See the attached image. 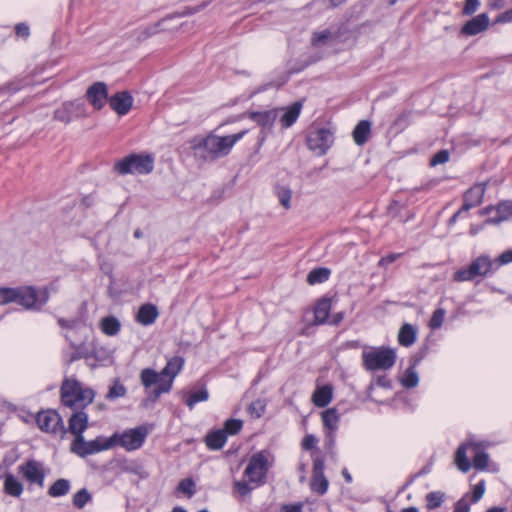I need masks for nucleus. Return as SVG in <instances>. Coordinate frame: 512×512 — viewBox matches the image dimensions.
Listing matches in <instances>:
<instances>
[{
	"mask_svg": "<svg viewBox=\"0 0 512 512\" xmlns=\"http://www.w3.org/2000/svg\"><path fill=\"white\" fill-rule=\"evenodd\" d=\"M184 362L183 357L174 356L168 359L166 366L160 372L152 368H145L141 371L140 380L146 390L156 385L154 389L147 392L145 405L155 403L163 393L171 391L173 380L182 370Z\"/></svg>",
	"mask_w": 512,
	"mask_h": 512,
	"instance_id": "obj_1",
	"label": "nucleus"
},
{
	"mask_svg": "<svg viewBox=\"0 0 512 512\" xmlns=\"http://www.w3.org/2000/svg\"><path fill=\"white\" fill-rule=\"evenodd\" d=\"M247 131H241L227 136H217L209 134L205 137L195 136L190 141V147L196 158L208 162L228 155L233 146L246 134Z\"/></svg>",
	"mask_w": 512,
	"mask_h": 512,
	"instance_id": "obj_2",
	"label": "nucleus"
},
{
	"mask_svg": "<svg viewBox=\"0 0 512 512\" xmlns=\"http://www.w3.org/2000/svg\"><path fill=\"white\" fill-rule=\"evenodd\" d=\"M94 397V391L89 387H84L75 378H65L61 384V403L71 409L83 410L93 402Z\"/></svg>",
	"mask_w": 512,
	"mask_h": 512,
	"instance_id": "obj_3",
	"label": "nucleus"
},
{
	"mask_svg": "<svg viewBox=\"0 0 512 512\" xmlns=\"http://www.w3.org/2000/svg\"><path fill=\"white\" fill-rule=\"evenodd\" d=\"M363 363L367 370H388L396 361L395 350L389 347H379L371 351L363 352Z\"/></svg>",
	"mask_w": 512,
	"mask_h": 512,
	"instance_id": "obj_4",
	"label": "nucleus"
},
{
	"mask_svg": "<svg viewBox=\"0 0 512 512\" xmlns=\"http://www.w3.org/2000/svg\"><path fill=\"white\" fill-rule=\"evenodd\" d=\"M153 158L149 155L131 154L114 165V170L120 175L148 174L153 170Z\"/></svg>",
	"mask_w": 512,
	"mask_h": 512,
	"instance_id": "obj_5",
	"label": "nucleus"
},
{
	"mask_svg": "<svg viewBox=\"0 0 512 512\" xmlns=\"http://www.w3.org/2000/svg\"><path fill=\"white\" fill-rule=\"evenodd\" d=\"M270 466L268 453L266 451H259L250 457L244 475L249 479L250 483L261 486L266 483Z\"/></svg>",
	"mask_w": 512,
	"mask_h": 512,
	"instance_id": "obj_6",
	"label": "nucleus"
},
{
	"mask_svg": "<svg viewBox=\"0 0 512 512\" xmlns=\"http://www.w3.org/2000/svg\"><path fill=\"white\" fill-rule=\"evenodd\" d=\"M148 429L145 426L127 429L122 433H114L109 439H113V447L119 445L126 451H134L142 447L147 436Z\"/></svg>",
	"mask_w": 512,
	"mask_h": 512,
	"instance_id": "obj_7",
	"label": "nucleus"
},
{
	"mask_svg": "<svg viewBox=\"0 0 512 512\" xmlns=\"http://www.w3.org/2000/svg\"><path fill=\"white\" fill-rule=\"evenodd\" d=\"M113 447V439L98 436L92 441H85L83 436L75 438L70 446V451L79 457H86Z\"/></svg>",
	"mask_w": 512,
	"mask_h": 512,
	"instance_id": "obj_8",
	"label": "nucleus"
},
{
	"mask_svg": "<svg viewBox=\"0 0 512 512\" xmlns=\"http://www.w3.org/2000/svg\"><path fill=\"white\" fill-rule=\"evenodd\" d=\"M493 270L492 260L488 256H480L473 260L468 268L455 272L454 280L458 282L471 281L477 276H486Z\"/></svg>",
	"mask_w": 512,
	"mask_h": 512,
	"instance_id": "obj_9",
	"label": "nucleus"
},
{
	"mask_svg": "<svg viewBox=\"0 0 512 512\" xmlns=\"http://www.w3.org/2000/svg\"><path fill=\"white\" fill-rule=\"evenodd\" d=\"M36 423L39 429L50 434H60L63 437L67 430L61 416L55 410L40 411L36 416Z\"/></svg>",
	"mask_w": 512,
	"mask_h": 512,
	"instance_id": "obj_10",
	"label": "nucleus"
},
{
	"mask_svg": "<svg viewBox=\"0 0 512 512\" xmlns=\"http://www.w3.org/2000/svg\"><path fill=\"white\" fill-rule=\"evenodd\" d=\"M334 141L333 133L327 128H315L309 131L307 145L318 155H323Z\"/></svg>",
	"mask_w": 512,
	"mask_h": 512,
	"instance_id": "obj_11",
	"label": "nucleus"
},
{
	"mask_svg": "<svg viewBox=\"0 0 512 512\" xmlns=\"http://www.w3.org/2000/svg\"><path fill=\"white\" fill-rule=\"evenodd\" d=\"M486 190V183H479L471 187L469 190H467L464 194L463 200V206L461 209L456 212L450 222H455L457 218L463 219V215L467 214V212L472 208L476 207L482 202L484 193Z\"/></svg>",
	"mask_w": 512,
	"mask_h": 512,
	"instance_id": "obj_12",
	"label": "nucleus"
},
{
	"mask_svg": "<svg viewBox=\"0 0 512 512\" xmlns=\"http://www.w3.org/2000/svg\"><path fill=\"white\" fill-rule=\"evenodd\" d=\"M483 213L489 215V220L495 223L510 221L512 220V200H503L496 206L486 207Z\"/></svg>",
	"mask_w": 512,
	"mask_h": 512,
	"instance_id": "obj_13",
	"label": "nucleus"
},
{
	"mask_svg": "<svg viewBox=\"0 0 512 512\" xmlns=\"http://www.w3.org/2000/svg\"><path fill=\"white\" fill-rule=\"evenodd\" d=\"M19 470L29 483L37 484L41 488L44 486L45 473L39 462L28 460L19 467Z\"/></svg>",
	"mask_w": 512,
	"mask_h": 512,
	"instance_id": "obj_14",
	"label": "nucleus"
},
{
	"mask_svg": "<svg viewBox=\"0 0 512 512\" xmlns=\"http://www.w3.org/2000/svg\"><path fill=\"white\" fill-rule=\"evenodd\" d=\"M86 98L94 109H102L108 99L107 85L104 82H95L87 89Z\"/></svg>",
	"mask_w": 512,
	"mask_h": 512,
	"instance_id": "obj_15",
	"label": "nucleus"
},
{
	"mask_svg": "<svg viewBox=\"0 0 512 512\" xmlns=\"http://www.w3.org/2000/svg\"><path fill=\"white\" fill-rule=\"evenodd\" d=\"M109 105L118 115H126L133 105V97L128 91L117 92L109 98Z\"/></svg>",
	"mask_w": 512,
	"mask_h": 512,
	"instance_id": "obj_16",
	"label": "nucleus"
},
{
	"mask_svg": "<svg viewBox=\"0 0 512 512\" xmlns=\"http://www.w3.org/2000/svg\"><path fill=\"white\" fill-rule=\"evenodd\" d=\"M489 18L486 13L479 14L467 21L461 28V33L467 36H474L488 28Z\"/></svg>",
	"mask_w": 512,
	"mask_h": 512,
	"instance_id": "obj_17",
	"label": "nucleus"
},
{
	"mask_svg": "<svg viewBox=\"0 0 512 512\" xmlns=\"http://www.w3.org/2000/svg\"><path fill=\"white\" fill-rule=\"evenodd\" d=\"M88 427V415L83 411L79 410L73 413L68 420V432L73 434L75 438L83 436L84 431Z\"/></svg>",
	"mask_w": 512,
	"mask_h": 512,
	"instance_id": "obj_18",
	"label": "nucleus"
},
{
	"mask_svg": "<svg viewBox=\"0 0 512 512\" xmlns=\"http://www.w3.org/2000/svg\"><path fill=\"white\" fill-rule=\"evenodd\" d=\"M15 298V303L29 309L36 304L37 293L33 287H18L15 288Z\"/></svg>",
	"mask_w": 512,
	"mask_h": 512,
	"instance_id": "obj_19",
	"label": "nucleus"
},
{
	"mask_svg": "<svg viewBox=\"0 0 512 512\" xmlns=\"http://www.w3.org/2000/svg\"><path fill=\"white\" fill-rule=\"evenodd\" d=\"M159 316V311L154 304L146 303L140 306L136 321L144 326L153 324Z\"/></svg>",
	"mask_w": 512,
	"mask_h": 512,
	"instance_id": "obj_20",
	"label": "nucleus"
},
{
	"mask_svg": "<svg viewBox=\"0 0 512 512\" xmlns=\"http://www.w3.org/2000/svg\"><path fill=\"white\" fill-rule=\"evenodd\" d=\"M323 426L328 429L327 437L330 438L331 443L333 442V433L337 430L339 424V414L336 408H329L322 412Z\"/></svg>",
	"mask_w": 512,
	"mask_h": 512,
	"instance_id": "obj_21",
	"label": "nucleus"
},
{
	"mask_svg": "<svg viewBox=\"0 0 512 512\" xmlns=\"http://www.w3.org/2000/svg\"><path fill=\"white\" fill-rule=\"evenodd\" d=\"M277 116L278 109L248 113V117L263 128H271Z\"/></svg>",
	"mask_w": 512,
	"mask_h": 512,
	"instance_id": "obj_22",
	"label": "nucleus"
},
{
	"mask_svg": "<svg viewBox=\"0 0 512 512\" xmlns=\"http://www.w3.org/2000/svg\"><path fill=\"white\" fill-rule=\"evenodd\" d=\"M302 109V103L300 101L294 102L290 107L287 109L285 108H279V111H284L283 115L280 118V122L283 128H288L292 126L297 118L300 115Z\"/></svg>",
	"mask_w": 512,
	"mask_h": 512,
	"instance_id": "obj_23",
	"label": "nucleus"
},
{
	"mask_svg": "<svg viewBox=\"0 0 512 512\" xmlns=\"http://www.w3.org/2000/svg\"><path fill=\"white\" fill-rule=\"evenodd\" d=\"M332 398L333 389L331 385L318 387L312 395L314 405L320 408L326 407L332 401Z\"/></svg>",
	"mask_w": 512,
	"mask_h": 512,
	"instance_id": "obj_24",
	"label": "nucleus"
},
{
	"mask_svg": "<svg viewBox=\"0 0 512 512\" xmlns=\"http://www.w3.org/2000/svg\"><path fill=\"white\" fill-rule=\"evenodd\" d=\"M331 311V300L329 298L320 299L314 308V324L321 325L324 324Z\"/></svg>",
	"mask_w": 512,
	"mask_h": 512,
	"instance_id": "obj_25",
	"label": "nucleus"
},
{
	"mask_svg": "<svg viewBox=\"0 0 512 512\" xmlns=\"http://www.w3.org/2000/svg\"><path fill=\"white\" fill-rule=\"evenodd\" d=\"M371 135V123L368 120H361L352 132L354 142L362 146L364 145Z\"/></svg>",
	"mask_w": 512,
	"mask_h": 512,
	"instance_id": "obj_26",
	"label": "nucleus"
},
{
	"mask_svg": "<svg viewBox=\"0 0 512 512\" xmlns=\"http://www.w3.org/2000/svg\"><path fill=\"white\" fill-rule=\"evenodd\" d=\"M226 441L227 437L221 429L211 431L205 437V444L210 450L221 449L225 445Z\"/></svg>",
	"mask_w": 512,
	"mask_h": 512,
	"instance_id": "obj_27",
	"label": "nucleus"
},
{
	"mask_svg": "<svg viewBox=\"0 0 512 512\" xmlns=\"http://www.w3.org/2000/svg\"><path fill=\"white\" fill-rule=\"evenodd\" d=\"M4 492L12 497H19L23 492V485L13 474L7 473L4 479Z\"/></svg>",
	"mask_w": 512,
	"mask_h": 512,
	"instance_id": "obj_28",
	"label": "nucleus"
},
{
	"mask_svg": "<svg viewBox=\"0 0 512 512\" xmlns=\"http://www.w3.org/2000/svg\"><path fill=\"white\" fill-rule=\"evenodd\" d=\"M399 344L409 347L416 341V329L408 323L402 325L398 333Z\"/></svg>",
	"mask_w": 512,
	"mask_h": 512,
	"instance_id": "obj_29",
	"label": "nucleus"
},
{
	"mask_svg": "<svg viewBox=\"0 0 512 512\" xmlns=\"http://www.w3.org/2000/svg\"><path fill=\"white\" fill-rule=\"evenodd\" d=\"M469 446H471V444H462L457 448L455 453V464L458 469L464 473L468 472L471 468V463L466 456V451Z\"/></svg>",
	"mask_w": 512,
	"mask_h": 512,
	"instance_id": "obj_30",
	"label": "nucleus"
},
{
	"mask_svg": "<svg viewBox=\"0 0 512 512\" xmlns=\"http://www.w3.org/2000/svg\"><path fill=\"white\" fill-rule=\"evenodd\" d=\"M71 488L70 481L64 478L56 480L48 489V495L57 498L69 493Z\"/></svg>",
	"mask_w": 512,
	"mask_h": 512,
	"instance_id": "obj_31",
	"label": "nucleus"
},
{
	"mask_svg": "<svg viewBox=\"0 0 512 512\" xmlns=\"http://www.w3.org/2000/svg\"><path fill=\"white\" fill-rule=\"evenodd\" d=\"M101 330L108 336H114L120 331L121 324L114 316H107L101 320Z\"/></svg>",
	"mask_w": 512,
	"mask_h": 512,
	"instance_id": "obj_32",
	"label": "nucleus"
},
{
	"mask_svg": "<svg viewBox=\"0 0 512 512\" xmlns=\"http://www.w3.org/2000/svg\"><path fill=\"white\" fill-rule=\"evenodd\" d=\"M330 270L328 268L319 267L311 270L307 275V282L310 285L323 283L329 279Z\"/></svg>",
	"mask_w": 512,
	"mask_h": 512,
	"instance_id": "obj_33",
	"label": "nucleus"
},
{
	"mask_svg": "<svg viewBox=\"0 0 512 512\" xmlns=\"http://www.w3.org/2000/svg\"><path fill=\"white\" fill-rule=\"evenodd\" d=\"M329 482L324 474L312 475L310 488L318 495H324L328 490Z\"/></svg>",
	"mask_w": 512,
	"mask_h": 512,
	"instance_id": "obj_34",
	"label": "nucleus"
},
{
	"mask_svg": "<svg viewBox=\"0 0 512 512\" xmlns=\"http://www.w3.org/2000/svg\"><path fill=\"white\" fill-rule=\"evenodd\" d=\"M92 500V495L86 488L77 491L72 498V503L77 509H83Z\"/></svg>",
	"mask_w": 512,
	"mask_h": 512,
	"instance_id": "obj_35",
	"label": "nucleus"
},
{
	"mask_svg": "<svg viewBox=\"0 0 512 512\" xmlns=\"http://www.w3.org/2000/svg\"><path fill=\"white\" fill-rule=\"evenodd\" d=\"M208 398H209V393H208L207 389L202 388L199 391L191 392L187 396V398L185 400V404L189 407V409H193L194 406L198 402L206 401V400H208Z\"/></svg>",
	"mask_w": 512,
	"mask_h": 512,
	"instance_id": "obj_36",
	"label": "nucleus"
},
{
	"mask_svg": "<svg viewBox=\"0 0 512 512\" xmlns=\"http://www.w3.org/2000/svg\"><path fill=\"white\" fill-rule=\"evenodd\" d=\"M126 392V387L120 382L119 379H115L109 388L106 398L108 400H114L120 397H124Z\"/></svg>",
	"mask_w": 512,
	"mask_h": 512,
	"instance_id": "obj_37",
	"label": "nucleus"
},
{
	"mask_svg": "<svg viewBox=\"0 0 512 512\" xmlns=\"http://www.w3.org/2000/svg\"><path fill=\"white\" fill-rule=\"evenodd\" d=\"M243 427V422L240 419H228L225 421L223 428L221 429L224 431V434L226 437L228 435H237Z\"/></svg>",
	"mask_w": 512,
	"mask_h": 512,
	"instance_id": "obj_38",
	"label": "nucleus"
},
{
	"mask_svg": "<svg viewBox=\"0 0 512 512\" xmlns=\"http://www.w3.org/2000/svg\"><path fill=\"white\" fill-rule=\"evenodd\" d=\"M74 103H65L61 108L54 112V118L58 121L69 123L72 119V109Z\"/></svg>",
	"mask_w": 512,
	"mask_h": 512,
	"instance_id": "obj_39",
	"label": "nucleus"
},
{
	"mask_svg": "<svg viewBox=\"0 0 512 512\" xmlns=\"http://www.w3.org/2000/svg\"><path fill=\"white\" fill-rule=\"evenodd\" d=\"M444 494L442 492H430L426 495V507L429 510L436 509L442 505Z\"/></svg>",
	"mask_w": 512,
	"mask_h": 512,
	"instance_id": "obj_40",
	"label": "nucleus"
},
{
	"mask_svg": "<svg viewBox=\"0 0 512 512\" xmlns=\"http://www.w3.org/2000/svg\"><path fill=\"white\" fill-rule=\"evenodd\" d=\"M177 491L191 498L195 494V483L191 478L182 479L177 485Z\"/></svg>",
	"mask_w": 512,
	"mask_h": 512,
	"instance_id": "obj_41",
	"label": "nucleus"
},
{
	"mask_svg": "<svg viewBox=\"0 0 512 512\" xmlns=\"http://www.w3.org/2000/svg\"><path fill=\"white\" fill-rule=\"evenodd\" d=\"M276 195L279 199V202L282 204V206L286 209L290 207V200L292 197V191L284 186H277L276 187Z\"/></svg>",
	"mask_w": 512,
	"mask_h": 512,
	"instance_id": "obj_42",
	"label": "nucleus"
},
{
	"mask_svg": "<svg viewBox=\"0 0 512 512\" xmlns=\"http://www.w3.org/2000/svg\"><path fill=\"white\" fill-rule=\"evenodd\" d=\"M418 374L413 368H408L401 383L405 388H414L418 385Z\"/></svg>",
	"mask_w": 512,
	"mask_h": 512,
	"instance_id": "obj_43",
	"label": "nucleus"
},
{
	"mask_svg": "<svg viewBox=\"0 0 512 512\" xmlns=\"http://www.w3.org/2000/svg\"><path fill=\"white\" fill-rule=\"evenodd\" d=\"M446 311L443 308L436 309L429 322V326L431 329H438L442 326Z\"/></svg>",
	"mask_w": 512,
	"mask_h": 512,
	"instance_id": "obj_44",
	"label": "nucleus"
},
{
	"mask_svg": "<svg viewBox=\"0 0 512 512\" xmlns=\"http://www.w3.org/2000/svg\"><path fill=\"white\" fill-rule=\"evenodd\" d=\"M409 118H410V112L409 111H403L393 121V123L391 125V128L396 130V131L403 130L408 125Z\"/></svg>",
	"mask_w": 512,
	"mask_h": 512,
	"instance_id": "obj_45",
	"label": "nucleus"
},
{
	"mask_svg": "<svg viewBox=\"0 0 512 512\" xmlns=\"http://www.w3.org/2000/svg\"><path fill=\"white\" fill-rule=\"evenodd\" d=\"M312 459H313L312 475L324 474V468H325L324 458L318 452H313Z\"/></svg>",
	"mask_w": 512,
	"mask_h": 512,
	"instance_id": "obj_46",
	"label": "nucleus"
},
{
	"mask_svg": "<svg viewBox=\"0 0 512 512\" xmlns=\"http://www.w3.org/2000/svg\"><path fill=\"white\" fill-rule=\"evenodd\" d=\"M15 299V288H0V305L14 302Z\"/></svg>",
	"mask_w": 512,
	"mask_h": 512,
	"instance_id": "obj_47",
	"label": "nucleus"
},
{
	"mask_svg": "<svg viewBox=\"0 0 512 512\" xmlns=\"http://www.w3.org/2000/svg\"><path fill=\"white\" fill-rule=\"evenodd\" d=\"M159 23L153 24L151 26L145 27L137 32V40L145 41L149 37L155 35L158 32Z\"/></svg>",
	"mask_w": 512,
	"mask_h": 512,
	"instance_id": "obj_48",
	"label": "nucleus"
},
{
	"mask_svg": "<svg viewBox=\"0 0 512 512\" xmlns=\"http://www.w3.org/2000/svg\"><path fill=\"white\" fill-rule=\"evenodd\" d=\"M488 460H489V457H488L487 453H485V452H478L473 457V466H474L475 469L483 470V469H485L487 467Z\"/></svg>",
	"mask_w": 512,
	"mask_h": 512,
	"instance_id": "obj_49",
	"label": "nucleus"
},
{
	"mask_svg": "<svg viewBox=\"0 0 512 512\" xmlns=\"http://www.w3.org/2000/svg\"><path fill=\"white\" fill-rule=\"evenodd\" d=\"M248 411L251 415H254L257 418H260L265 412V404L263 403L262 400L253 401L249 405Z\"/></svg>",
	"mask_w": 512,
	"mask_h": 512,
	"instance_id": "obj_50",
	"label": "nucleus"
},
{
	"mask_svg": "<svg viewBox=\"0 0 512 512\" xmlns=\"http://www.w3.org/2000/svg\"><path fill=\"white\" fill-rule=\"evenodd\" d=\"M331 37H332V34L328 30L314 33V35L312 37V44L315 45V46H318L320 44L325 43Z\"/></svg>",
	"mask_w": 512,
	"mask_h": 512,
	"instance_id": "obj_51",
	"label": "nucleus"
},
{
	"mask_svg": "<svg viewBox=\"0 0 512 512\" xmlns=\"http://www.w3.org/2000/svg\"><path fill=\"white\" fill-rule=\"evenodd\" d=\"M449 160V152L447 150H441L438 153H436L430 161V164L432 166L446 163Z\"/></svg>",
	"mask_w": 512,
	"mask_h": 512,
	"instance_id": "obj_52",
	"label": "nucleus"
},
{
	"mask_svg": "<svg viewBox=\"0 0 512 512\" xmlns=\"http://www.w3.org/2000/svg\"><path fill=\"white\" fill-rule=\"evenodd\" d=\"M234 489L240 496H246L252 491V487L246 481H235Z\"/></svg>",
	"mask_w": 512,
	"mask_h": 512,
	"instance_id": "obj_53",
	"label": "nucleus"
},
{
	"mask_svg": "<svg viewBox=\"0 0 512 512\" xmlns=\"http://www.w3.org/2000/svg\"><path fill=\"white\" fill-rule=\"evenodd\" d=\"M479 0H466L463 8V14L472 15L479 7Z\"/></svg>",
	"mask_w": 512,
	"mask_h": 512,
	"instance_id": "obj_54",
	"label": "nucleus"
},
{
	"mask_svg": "<svg viewBox=\"0 0 512 512\" xmlns=\"http://www.w3.org/2000/svg\"><path fill=\"white\" fill-rule=\"evenodd\" d=\"M316 444H317L316 437L312 434H307L303 438L301 446L304 450H312L313 448H315Z\"/></svg>",
	"mask_w": 512,
	"mask_h": 512,
	"instance_id": "obj_55",
	"label": "nucleus"
},
{
	"mask_svg": "<svg viewBox=\"0 0 512 512\" xmlns=\"http://www.w3.org/2000/svg\"><path fill=\"white\" fill-rule=\"evenodd\" d=\"M401 253H391L387 256H384L382 257L379 262H378V265L380 267H384L386 268L389 264L393 263L394 261H396L399 257H401Z\"/></svg>",
	"mask_w": 512,
	"mask_h": 512,
	"instance_id": "obj_56",
	"label": "nucleus"
},
{
	"mask_svg": "<svg viewBox=\"0 0 512 512\" xmlns=\"http://www.w3.org/2000/svg\"><path fill=\"white\" fill-rule=\"evenodd\" d=\"M484 482L481 481L479 482L478 484L475 485L474 489H473V494H472V501L473 502H477L479 501L483 494H484Z\"/></svg>",
	"mask_w": 512,
	"mask_h": 512,
	"instance_id": "obj_57",
	"label": "nucleus"
},
{
	"mask_svg": "<svg viewBox=\"0 0 512 512\" xmlns=\"http://www.w3.org/2000/svg\"><path fill=\"white\" fill-rule=\"evenodd\" d=\"M512 262V249L504 251L498 258V266L505 265Z\"/></svg>",
	"mask_w": 512,
	"mask_h": 512,
	"instance_id": "obj_58",
	"label": "nucleus"
},
{
	"mask_svg": "<svg viewBox=\"0 0 512 512\" xmlns=\"http://www.w3.org/2000/svg\"><path fill=\"white\" fill-rule=\"evenodd\" d=\"M15 32L18 36L26 38L29 36V27L24 23H19L15 26Z\"/></svg>",
	"mask_w": 512,
	"mask_h": 512,
	"instance_id": "obj_59",
	"label": "nucleus"
},
{
	"mask_svg": "<svg viewBox=\"0 0 512 512\" xmlns=\"http://www.w3.org/2000/svg\"><path fill=\"white\" fill-rule=\"evenodd\" d=\"M95 203L94 194L85 195L81 198V205L85 208L91 207Z\"/></svg>",
	"mask_w": 512,
	"mask_h": 512,
	"instance_id": "obj_60",
	"label": "nucleus"
},
{
	"mask_svg": "<svg viewBox=\"0 0 512 512\" xmlns=\"http://www.w3.org/2000/svg\"><path fill=\"white\" fill-rule=\"evenodd\" d=\"M281 512H302V505L301 504L283 505L281 508Z\"/></svg>",
	"mask_w": 512,
	"mask_h": 512,
	"instance_id": "obj_61",
	"label": "nucleus"
},
{
	"mask_svg": "<svg viewBox=\"0 0 512 512\" xmlns=\"http://www.w3.org/2000/svg\"><path fill=\"white\" fill-rule=\"evenodd\" d=\"M453 512H469V505L463 501H458Z\"/></svg>",
	"mask_w": 512,
	"mask_h": 512,
	"instance_id": "obj_62",
	"label": "nucleus"
},
{
	"mask_svg": "<svg viewBox=\"0 0 512 512\" xmlns=\"http://www.w3.org/2000/svg\"><path fill=\"white\" fill-rule=\"evenodd\" d=\"M498 22H511L512 21V9L502 13L498 19Z\"/></svg>",
	"mask_w": 512,
	"mask_h": 512,
	"instance_id": "obj_63",
	"label": "nucleus"
},
{
	"mask_svg": "<svg viewBox=\"0 0 512 512\" xmlns=\"http://www.w3.org/2000/svg\"><path fill=\"white\" fill-rule=\"evenodd\" d=\"M58 324L63 328H72V323L64 318H59Z\"/></svg>",
	"mask_w": 512,
	"mask_h": 512,
	"instance_id": "obj_64",
	"label": "nucleus"
}]
</instances>
